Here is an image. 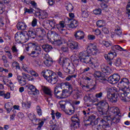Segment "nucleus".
<instances>
[{"label": "nucleus", "mask_w": 130, "mask_h": 130, "mask_svg": "<svg viewBox=\"0 0 130 130\" xmlns=\"http://www.w3.org/2000/svg\"><path fill=\"white\" fill-rule=\"evenodd\" d=\"M99 53L97 45L94 44H89L87 46L86 51L80 52L79 55V58L73 60L75 64H79V63L82 62L86 64L93 66L94 64V58L90 57V55H97Z\"/></svg>", "instance_id": "f257e3e1"}, {"label": "nucleus", "mask_w": 130, "mask_h": 130, "mask_svg": "<svg viewBox=\"0 0 130 130\" xmlns=\"http://www.w3.org/2000/svg\"><path fill=\"white\" fill-rule=\"evenodd\" d=\"M118 117H119L118 116H115L112 118L110 116H104V118L100 120V122L103 123L102 126L103 128H109L112 125V123L116 124L119 122L120 119Z\"/></svg>", "instance_id": "f03ea898"}, {"label": "nucleus", "mask_w": 130, "mask_h": 130, "mask_svg": "<svg viewBox=\"0 0 130 130\" xmlns=\"http://www.w3.org/2000/svg\"><path fill=\"white\" fill-rule=\"evenodd\" d=\"M115 57H116V53L115 52H111L108 53V54H106L104 55V57L109 66L111 67H112V66L119 67L121 64V59L120 58H117L115 59H114Z\"/></svg>", "instance_id": "7ed1b4c3"}, {"label": "nucleus", "mask_w": 130, "mask_h": 130, "mask_svg": "<svg viewBox=\"0 0 130 130\" xmlns=\"http://www.w3.org/2000/svg\"><path fill=\"white\" fill-rule=\"evenodd\" d=\"M102 71L105 74H103L102 72L100 71H95L93 73V76L96 80H98L99 79H100V78H102L101 80H102L104 82H106V81H107L106 78H108L106 76H109V75L112 74L113 71L109 67H104Z\"/></svg>", "instance_id": "20e7f679"}, {"label": "nucleus", "mask_w": 130, "mask_h": 130, "mask_svg": "<svg viewBox=\"0 0 130 130\" xmlns=\"http://www.w3.org/2000/svg\"><path fill=\"white\" fill-rule=\"evenodd\" d=\"M117 88L115 87H109L107 89V97L111 103L115 104L118 101L119 93H116Z\"/></svg>", "instance_id": "39448f33"}, {"label": "nucleus", "mask_w": 130, "mask_h": 130, "mask_svg": "<svg viewBox=\"0 0 130 130\" xmlns=\"http://www.w3.org/2000/svg\"><path fill=\"white\" fill-rule=\"evenodd\" d=\"M98 107V111L99 116L104 117L106 116L107 112H108V109L109 108V105L106 101L102 100L99 102Z\"/></svg>", "instance_id": "423d86ee"}, {"label": "nucleus", "mask_w": 130, "mask_h": 130, "mask_svg": "<svg viewBox=\"0 0 130 130\" xmlns=\"http://www.w3.org/2000/svg\"><path fill=\"white\" fill-rule=\"evenodd\" d=\"M26 51L32 50L31 54H41V48L36 42H30L25 46Z\"/></svg>", "instance_id": "0eeeda50"}, {"label": "nucleus", "mask_w": 130, "mask_h": 130, "mask_svg": "<svg viewBox=\"0 0 130 130\" xmlns=\"http://www.w3.org/2000/svg\"><path fill=\"white\" fill-rule=\"evenodd\" d=\"M14 38L15 41L17 42V43H21V44L26 43V42L29 40V36H28V34H25L20 31L15 34Z\"/></svg>", "instance_id": "6e6552de"}, {"label": "nucleus", "mask_w": 130, "mask_h": 130, "mask_svg": "<svg viewBox=\"0 0 130 130\" xmlns=\"http://www.w3.org/2000/svg\"><path fill=\"white\" fill-rule=\"evenodd\" d=\"M22 76L18 75L17 77V80L21 86H25L27 84L26 80H27V81H33L34 80L32 76L25 73H22Z\"/></svg>", "instance_id": "1a4fd4ad"}, {"label": "nucleus", "mask_w": 130, "mask_h": 130, "mask_svg": "<svg viewBox=\"0 0 130 130\" xmlns=\"http://www.w3.org/2000/svg\"><path fill=\"white\" fill-rule=\"evenodd\" d=\"M119 97L123 102H129L130 91L122 88L119 92Z\"/></svg>", "instance_id": "9d476101"}, {"label": "nucleus", "mask_w": 130, "mask_h": 130, "mask_svg": "<svg viewBox=\"0 0 130 130\" xmlns=\"http://www.w3.org/2000/svg\"><path fill=\"white\" fill-rule=\"evenodd\" d=\"M95 119L96 116L94 115L88 116L87 117H84V122L85 123V126H88V125H92L93 123H94V124H96V123H97L98 122V119H99V118H97L96 121Z\"/></svg>", "instance_id": "9b49d317"}, {"label": "nucleus", "mask_w": 130, "mask_h": 130, "mask_svg": "<svg viewBox=\"0 0 130 130\" xmlns=\"http://www.w3.org/2000/svg\"><path fill=\"white\" fill-rule=\"evenodd\" d=\"M108 81L110 84H111L112 85H115L119 82V80H120V76L118 74H114L108 77Z\"/></svg>", "instance_id": "f8f14e48"}, {"label": "nucleus", "mask_w": 130, "mask_h": 130, "mask_svg": "<svg viewBox=\"0 0 130 130\" xmlns=\"http://www.w3.org/2000/svg\"><path fill=\"white\" fill-rule=\"evenodd\" d=\"M129 85V80L126 78H123L121 79V81L118 82V86L120 88V91H121L122 89H127V86Z\"/></svg>", "instance_id": "ddd939ff"}, {"label": "nucleus", "mask_w": 130, "mask_h": 130, "mask_svg": "<svg viewBox=\"0 0 130 130\" xmlns=\"http://www.w3.org/2000/svg\"><path fill=\"white\" fill-rule=\"evenodd\" d=\"M68 46L71 49L72 52H77L79 50V43L72 40H69L67 43Z\"/></svg>", "instance_id": "4468645a"}, {"label": "nucleus", "mask_w": 130, "mask_h": 130, "mask_svg": "<svg viewBox=\"0 0 130 130\" xmlns=\"http://www.w3.org/2000/svg\"><path fill=\"white\" fill-rule=\"evenodd\" d=\"M71 121L72 122L71 125V127H74V128H79L80 127V119L78 116L76 115L72 116Z\"/></svg>", "instance_id": "2eb2a0df"}, {"label": "nucleus", "mask_w": 130, "mask_h": 130, "mask_svg": "<svg viewBox=\"0 0 130 130\" xmlns=\"http://www.w3.org/2000/svg\"><path fill=\"white\" fill-rule=\"evenodd\" d=\"M62 88L60 86H56L54 89V94L57 99H64L62 96Z\"/></svg>", "instance_id": "dca6fc26"}, {"label": "nucleus", "mask_w": 130, "mask_h": 130, "mask_svg": "<svg viewBox=\"0 0 130 130\" xmlns=\"http://www.w3.org/2000/svg\"><path fill=\"white\" fill-rule=\"evenodd\" d=\"M108 111L110 115H113V116H120V115H119V109L116 107L109 108Z\"/></svg>", "instance_id": "f3484780"}, {"label": "nucleus", "mask_w": 130, "mask_h": 130, "mask_svg": "<svg viewBox=\"0 0 130 130\" xmlns=\"http://www.w3.org/2000/svg\"><path fill=\"white\" fill-rule=\"evenodd\" d=\"M47 81L49 83H51L52 85H55V84H59V78L58 76L56 75V74H53V75L48 79Z\"/></svg>", "instance_id": "a211bd4d"}, {"label": "nucleus", "mask_w": 130, "mask_h": 130, "mask_svg": "<svg viewBox=\"0 0 130 130\" xmlns=\"http://www.w3.org/2000/svg\"><path fill=\"white\" fill-rule=\"evenodd\" d=\"M42 90L48 98H52L53 94H52V90L50 88L45 86H42Z\"/></svg>", "instance_id": "6ab92c4d"}, {"label": "nucleus", "mask_w": 130, "mask_h": 130, "mask_svg": "<svg viewBox=\"0 0 130 130\" xmlns=\"http://www.w3.org/2000/svg\"><path fill=\"white\" fill-rule=\"evenodd\" d=\"M44 58L46 59V60L44 61V64H45L46 67H51L52 63H53L52 58L50 57L48 54H46L44 56Z\"/></svg>", "instance_id": "aec40b11"}, {"label": "nucleus", "mask_w": 130, "mask_h": 130, "mask_svg": "<svg viewBox=\"0 0 130 130\" xmlns=\"http://www.w3.org/2000/svg\"><path fill=\"white\" fill-rule=\"evenodd\" d=\"M74 36L76 40H82L85 38V33L82 30H78L75 32Z\"/></svg>", "instance_id": "412c9836"}, {"label": "nucleus", "mask_w": 130, "mask_h": 130, "mask_svg": "<svg viewBox=\"0 0 130 130\" xmlns=\"http://www.w3.org/2000/svg\"><path fill=\"white\" fill-rule=\"evenodd\" d=\"M28 89H29V90L31 91H28V94H29V95H39L40 93L39 90H38L37 88H36V87L34 85H29L28 87ZM31 92H32V93H31Z\"/></svg>", "instance_id": "4be33fe9"}, {"label": "nucleus", "mask_w": 130, "mask_h": 130, "mask_svg": "<svg viewBox=\"0 0 130 130\" xmlns=\"http://www.w3.org/2000/svg\"><path fill=\"white\" fill-rule=\"evenodd\" d=\"M43 73V76L46 79L47 81H48L52 76H53V74H55L53 73L52 71L47 70L45 72L43 71L42 73Z\"/></svg>", "instance_id": "5701e85b"}, {"label": "nucleus", "mask_w": 130, "mask_h": 130, "mask_svg": "<svg viewBox=\"0 0 130 130\" xmlns=\"http://www.w3.org/2000/svg\"><path fill=\"white\" fill-rule=\"evenodd\" d=\"M69 60H70V59H69L68 58H63L61 57L59 59L58 63L60 66H62V67H64L66 64H70Z\"/></svg>", "instance_id": "b1692460"}, {"label": "nucleus", "mask_w": 130, "mask_h": 130, "mask_svg": "<svg viewBox=\"0 0 130 130\" xmlns=\"http://www.w3.org/2000/svg\"><path fill=\"white\" fill-rule=\"evenodd\" d=\"M43 50L45 51V52H50L52 50V46L48 44H44L41 46Z\"/></svg>", "instance_id": "393cba45"}, {"label": "nucleus", "mask_w": 130, "mask_h": 130, "mask_svg": "<svg viewBox=\"0 0 130 130\" xmlns=\"http://www.w3.org/2000/svg\"><path fill=\"white\" fill-rule=\"evenodd\" d=\"M36 35H45V30L42 27H39L35 29Z\"/></svg>", "instance_id": "a878e982"}, {"label": "nucleus", "mask_w": 130, "mask_h": 130, "mask_svg": "<svg viewBox=\"0 0 130 130\" xmlns=\"http://www.w3.org/2000/svg\"><path fill=\"white\" fill-rule=\"evenodd\" d=\"M17 29L18 30H21L22 31H24V30H26V28H27V25L24 22H18L17 25Z\"/></svg>", "instance_id": "bb28decb"}, {"label": "nucleus", "mask_w": 130, "mask_h": 130, "mask_svg": "<svg viewBox=\"0 0 130 130\" xmlns=\"http://www.w3.org/2000/svg\"><path fill=\"white\" fill-rule=\"evenodd\" d=\"M26 34H27L28 36V40L30 37L31 38H32L33 39H35L36 38L37 35L36 32L35 31V29H31L28 31V34L26 33Z\"/></svg>", "instance_id": "cd10ccee"}, {"label": "nucleus", "mask_w": 130, "mask_h": 130, "mask_svg": "<svg viewBox=\"0 0 130 130\" xmlns=\"http://www.w3.org/2000/svg\"><path fill=\"white\" fill-rule=\"evenodd\" d=\"M69 28H72V29H74V28H76L77 26H79V22L77 21V20L74 19L73 20H71L70 24L67 25Z\"/></svg>", "instance_id": "c85d7f7f"}, {"label": "nucleus", "mask_w": 130, "mask_h": 130, "mask_svg": "<svg viewBox=\"0 0 130 130\" xmlns=\"http://www.w3.org/2000/svg\"><path fill=\"white\" fill-rule=\"evenodd\" d=\"M38 15V16H40L41 19L44 20V19H46L47 17H48V14H47V12L44 11V12H37L36 13Z\"/></svg>", "instance_id": "c756f323"}, {"label": "nucleus", "mask_w": 130, "mask_h": 130, "mask_svg": "<svg viewBox=\"0 0 130 130\" xmlns=\"http://www.w3.org/2000/svg\"><path fill=\"white\" fill-rule=\"evenodd\" d=\"M65 26L66 25H64V22L63 21H60L59 24H57L56 27L59 31H63V30H64L63 28H64Z\"/></svg>", "instance_id": "7c9ffc66"}, {"label": "nucleus", "mask_w": 130, "mask_h": 130, "mask_svg": "<svg viewBox=\"0 0 130 130\" xmlns=\"http://www.w3.org/2000/svg\"><path fill=\"white\" fill-rule=\"evenodd\" d=\"M13 105L11 103H8L5 105V108L6 109L8 113H10L12 109H13Z\"/></svg>", "instance_id": "2f4dec72"}, {"label": "nucleus", "mask_w": 130, "mask_h": 130, "mask_svg": "<svg viewBox=\"0 0 130 130\" xmlns=\"http://www.w3.org/2000/svg\"><path fill=\"white\" fill-rule=\"evenodd\" d=\"M31 102L30 101H27L26 102L23 103L22 104V106L23 108H24L25 109H29L31 107Z\"/></svg>", "instance_id": "473e14b6"}, {"label": "nucleus", "mask_w": 130, "mask_h": 130, "mask_svg": "<svg viewBox=\"0 0 130 130\" xmlns=\"http://www.w3.org/2000/svg\"><path fill=\"white\" fill-rule=\"evenodd\" d=\"M59 85L61 88V87H62V86H63L64 85L65 86H66V87H68L69 91H70V90L73 89V87H72V84H70L69 82L59 83Z\"/></svg>", "instance_id": "72a5a7b5"}, {"label": "nucleus", "mask_w": 130, "mask_h": 130, "mask_svg": "<svg viewBox=\"0 0 130 130\" xmlns=\"http://www.w3.org/2000/svg\"><path fill=\"white\" fill-rule=\"evenodd\" d=\"M112 49H113V50H114V49H116L117 50H119V51H126V50L124 49L123 48H122V47H120V46L118 45H115L113 46V47H112Z\"/></svg>", "instance_id": "f704fd0d"}, {"label": "nucleus", "mask_w": 130, "mask_h": 130, "mask_svg": "<svg viewBox=\"0 0 130 130\" xmlns=\"http://www.w3.org/2000/svg\"><path fill=\"white\" fill-rule=\"evenodd\" d=\"M66 9L68 12H73L74 10V6L70 3H69L66 6Z\"/></svg>", "instance_id": "c9c22d12"}, {"label": "nucleus", "mask_w": 130, "mask_h": 130, "mask_svg": "<svg viewBox=\"0 0 130 130\" xmlns=\"http://www.w3.org/2000/svg\"><path fill=\"white\" fill-rule=\"evenodd\" d=\"M74 99L77 100L81 97V94H80V91L77 90L74 94L73 96Z\"/></svg>", "instance_id": "e433bc0d"}, {"label": "nucleus", "mask_w": 130, "mask_h": 130, "mask_svg": "<svg viewBox=\"0 0 130 130\" xmlns=\"http://www.w3.org/2000/svg\"><path fill=\"white\" fill-rule=\"evenodd\" d=\"M89 102H93L94 101V95L92 94H88V95L86 96Z\"/></svg>", "instance_id": "4c0bfd02"}, {"label": "nucleus", "mask_w": 130, "mask_h": 130, "mask_svg": "<svg viewBox=\"0 0 130 130\" xmlns=\"http://www.w3.org/2000/svg\"><path fill=\"white\" fill-rule=\"evenodd\" d=\"M49 23H50V20L46 19L44 20L42 26L44 28H46V27H48L49 26Z\"/></svg>", "instance_id": "58836bf2"}, {"label": "nucleus", "mask_w": 130, "mask_h": 130, "mask_svg": "<svg viewBox=\"0 0 130 130\" xmlns=\"http://www.w3.org/2000/svg\"><path fill=\"white\" fill-rule=\"evenodd\" d=\"M97 27L99 28H102L104 26V22L103 20H98L96 23Z\"/></svg>", "instance_id": "ea45409f"}, {"label": "nucleus", "mask_w": 130, "mask_h": 130, "mask_svg": "<svg viewBox=\"0 0 130 130\" xmlns=\"http://www.w3.org/2000/svg\"><path fill=\"white\" fill-rule=\"evenodd\" d=\"M28 117H29L30 120H31V121H35L36 122V121H38V119L36 118V115H35L30 114L28 116Z\"/></svg>", "instance_id": "a19ab883"}, {"label": "nucleus", "mask_w": 130, "mask_h": 130, "mask_svg": "<svg viewBox=\"0 0 130 130\" xmlns=\"http://www.w3.org/2000/svg\"><path fill=\"white\" fill-rule=\"evenodd\" d=\"M37 112L39 116H41V115H42V110L39 106H37Z\"/></svg>", "instance_id": "79ce46f5"}, {"label": "nucleus", "mask_w": 130, "mask_h": 130, "mask_svg": "<svg viewBox=\"0 0 130 130\" xmlns=\"http://www.w3.org/2000/svg\"><path fill=\"white\" fill-rule=\"evenodd\" d=\"M34 12V9H27V8H24V14L28 13V14H32Z\"/></svg>", "instance_id": "37998d69"}, {"label": "nucleus", "mask_w": 130, "mask_h": 130, "mask_svg": "<svg viewBox=\"0 0 130 130\" xmlns=\"http://www.w3.org/2000/svg\"><path fill=\"white\" fill-rule=\"evenodd\" d=\"M102 12V10H101L100 8L95 9L93 11V14H94V15H101Z\"/></svg>", "instance_id": "c03bdc74"}, {"label": "nucleus", "mask_w": 130, "mask_h": 130, "mask_svg": "<svg viewBox=\"0 0 130 130\" xmlns=\"http://www.w3.org/2000/svg\"><path fill=\"white\" fill-rule=\"evenodd\" d=\"M59 104L61 109H66V102L63 101H60L59 102Z\"/></svg>", "instance_id": "a18cd8bd"}, {"label": "nucleus", "mask_w": 130, "mask_h": 130, "mask_svg": "<svg viewBox=\"0 0 130 130\" xmlns=\"http://www.w3.org/2000/svg\"><path fill=\"white\" fill-rule=\"evenodd\" d=\"M82 16L83 18H87V17H89V13L86 11H82Z\"/></svg>", "instance_id": "49530a36"}, {"label": "nucleus", "mask_w": 130, "mask_h": 130, "mask_svg": "<svg viewBox=\"0 0 130 130\" xmlns=\"http://www.w3.org/2000/svg\"><path fill=\"white\" fill-rule=\"evenodd\" d=\"M62 91V97H64V99L67 98L68 96H67V93L69 91L67 89H63Z\"/></svg>", "instance_id": "de8ad7c7"}, {"label": "nucleus", "mask_w": 130, "mask_h": 130, "mask_svg": "<svg viewBox=\"0 0 130 130\" xmlns=\"http://www.w3.org/2000/svg\"><path fill=\"white\" fill-rule=\"evenodd\" d=\"M31 26L32 27H36L37 26V19L34 18L31 22Z\"/></svg>", "instance_id": "09e8293b"}, {"label": "nucleus", "mask_w": 130, "mask_h": 130, "mask_svg": "<svg viewBox=\"0 0 130 130\" xmlns=\"http://www.w3.org/2000/svg\"><path fill=\"white\" fill-rule=\"evenodd\" d=\"M87 38L88 40H94V39H96V36L93 35H88Z\"/></svg>", "instance_id": "8fccbe9b"}, {"label": "nucleus", "mask_w": 130, "mask_h": 130, "mask_svg": "<svg viewBox=\"0 0 130 130\" xmlns=\"http://www.w3.org/2000/svg\"><path fill=\"white\" fill-rule=\"evenodd\" d=\"M43 124H44V122L43 121H42L41 122L38 123V125H39L37 127V129L38 130H41V128L42 126H43Z\"/></svg>", "instance_id": "3c124183"}, {"label": "nucleus", "mask_w": 130, "mask_h": 130, "mask_svg": "<svg viewBox=\"0 0 130 130\" xmlns=\"http://www.w3.org/2000/svg\"><path fill=\"white\" fill-rule=\"evenodd\" d=\"M115 32L116 35H118V36H120V35H121L122 34L121 29L120 28H117V29H115Z\"/></svg>", "instance_id": "603ef678"}, {"label": "nucleus", "mask_w": 130, "mask_h": 130, "mask_svg": "<svg viewBox=\"0 0 130 130\" xmlns=\"http://www.w3.org/2000/svg\"><path fill=\"white\" fill-rule=\"evenodd\" d=\"M69 17L70 18H68V21H73V20H74L73 19L75 18V14H74V13H70Z\"/></svg>", "instance_id": "864d4df0"}, {"label": "nucleus", "mask_w": 130, "mask_h": 130, "mask_svg": "<svg viewBox=\"0 0 130 130\" xmlns=\"http://www.w3.org/2000/svg\"><path fill=\"white\" fill-rule=\"evenodd\" d=\"M11 49L13 53H18V51H19V50L17 48V47H16V46H12Z\"/></svg>", "instance_id": "5fc2aeb1"}, {"label": "nucleus", "mask_w": 130, "mask_h": 130, "mask_svg": "<svg viewBox=\"0 0 130 130\" xmlns=\"http://www.w3.org/2000/svg\"><path fill=\"white\" fill-rule=\"evenodd\" d=\"M5 52L7 53V56H8V58L9 59H12L13 58V55H12V53L10 51H5Z\"/></svg>", "instance_id": "6e6d98bb"}, {"label": "nucleus", "mask_w": 130, "mask_h": 130, "mask_svg": "<svg viewBox=\"0 0 130 130\" xmlns=\"http://www.w3.org/2000/svg\"><path fill=\"white\" fill-rule=\"evenodd\" d=\"M103 45H104V46H106V47H109V46H111V43H110V42H108V41H105L103 43Z\"/></svg>", "instance_id": "4d7b16f0"}, {"label": "nucleus", "mask_w": 130, "mask_h": 130, "mask_svg": "<svg viewBox=\"0 0 130 130\" xmlns=\"http://www.w3.org/2000/svg\"><path fill=\"white\" fill-rule=\"evenodd\" d=\"M61 50L63 51V52H69V48L67 47H62Z\"/></svg>", "instance_id": "13d9d810"}, {"label": "nucleus", "mask_w": 130, "mask_h": 130, "mask_svg": "<svg viewBox=\"0 0 130 130\" xmlns=\"http://www.w3.org/2000/svg\"><path fill=\"white\" fill-rule=\"evenodd\" d=\"M102 31L105 34H108V33H109V30H108V28L105 27L102 28Z\"/></svg>", "instance_id": "bf43d9fd"}, {"label": "nucleus", "mask_w": 130, "mask_h": 130, "mask_svg": "<svg viewBox=\"0 0 130 130\" xmlns=\"http://www.w3.org/2000/svg\"><path fill=\"white\" fill-rule=\"evenodd\" d=\"M2 60H3L4 63H8V58L6 55H3L2 56Z\"/></svg>", "instance_id": "052dcab7"}, {"label": "nucleus", "mask_w": 130, "mask_h": 130, "mask_svg": "<svg viewBox=\"0 0 130 130\" xmlns=\"http://www.w3.org/2000/svg\"><path fill=\"white\" fill-rule=\"evenodd\" d=\"M11 97V93L10 92H7L6 94L5 93L4 98H6V99H9Z\"/></svg>", "instance_id": "680f3d73"}, {"label": "nucleus", "mask_w": 130, "mask_h": 130, "mask_svg": "<svg viewBox=\"0 0 130 130\" xmlns=\"http://www.w3.org/2000/svg\"><path fill=\"white\" fill-rule=\"evenodd\" d=\"M48 4L49 6H53L55 4L54 0H48Z\"/></svg>", "instance_id": "e2e57ef3"}, {"label": "nucleus", "mask_w": 130, "mask_h": 130, "mask_svg": "<svg viewBox=\"0 0 130 130\" xmlns=\"http://www.w3.org/2000/svg\"><path fill=\"white\" fill-rule=\"evenodd\" d=\"M30 74L31 76H34V77H38V73H36L35 71H30Z\"/></svg>", "instance_id": "0e129e2a"}, {"label": "nucleus", "mask_w": 130, "mask_h": 130, "mask_svg": "<svg viewBox=\"0 0 130 130\" xmlns=\"http://www.w3.org/2000/svg\"><path fill=\"white\" fill-rule=\"evenodd\" d=\"M103 95V93L99 92L95 94V97H96V98H101L102 97Z\"/></svg>", "instance_id": "69168bd1"}, {"label": "nucleus", "mask_w": 130, "mask_h": 130, "mask_svg": "<svg viewBox=\"0 0 130 130\" xmlns=\"http://www.w3.org/2000/svg\"><path fill=\"white\" fill-rule=\"evenodd\" d=\"M95 32V35H100V34H101V31H100V30L99 29H96L94 30Z\"/></svg>", "instance_id": "338daca9"}, {"label": "nucleus", "mask_w": 130, "mask_h": 130, "mask_svg": "<svg viewBox=\"0 0 130 130\" xmlns=\"http://www.w3.org/2000/svg\"><path fill=\"white\" fill-rule=\"evenodd\" d=\"M101 7L103 9H107V8H108V5L107 4L103 3L101 4Z\"/></svg>", "instance_id": "774afa93"}]
</instances>
